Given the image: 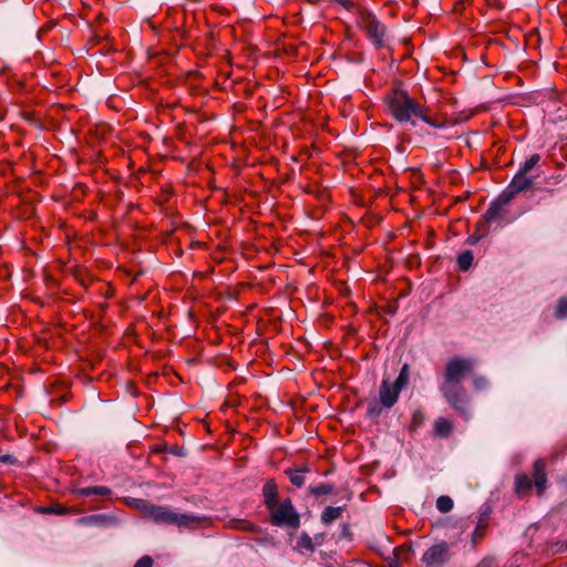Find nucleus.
I'll list each match as a JSON object with an SVG mask.
<instances>
[{
    "mask_svg": "<svg viewBox=\"0 0 567 567\" xmlns=\"http://www.w3.org/2000/svg\"><path fill=\"white\" fill-rule=\"evenodd\" d=\"M476 365L475 360L471 358H453L445 364L440 392L446 402L461 414H465L467 399L462 380Z\"/></svg>",
    "mask_w": 567,
    "mask_h": 567,
    "instance_id": "nucleus-1",
    "label": "nucleus"
},
{
    "mask_svg": "<svg viewBox=\"0 0 567 567\" xmlns=\"http://www.w3.org/2000/svg\"><path fill=\"white\" fill-rule=\"evenodd\" d=\"M145 518L151 519L156 524L174 525L188 529H196L210 525V518L207 516L179 514L167 506L155 505L153 503Z\"/></svg>",
    "mask_w": 567,
    "mask_h": 567,
    "instance_id": "nucleus-2",
    "label": "nucleus"
},
{
    "mask_svg": "<svg viewBox=\"0 0 567 567\" xmlns=\"http://www.w3.org/2000/svg\"><path fill=\"white\" fill-rule=\"evenodd\" d=\"M388 107L391 115L400 123L415 125L414 118L423 115V105L412 99L406 91L395 89L388 96Z\"/></svg>",
    "mask_w": 567,
    "mask_h": 567,
    "instance_id": "nucleus-3",
    "label": "nucleus"
},
{
    "mask_svg": "<svg viewBox=\"0 0 567 567\" xmlns=\"http://www.w3.org/2000/svg\"><path fill=\"white\" fill-rule=\"evenodd\" d=\"M267 511L272 526L293 530L300 527V515L289 497L272 504Z\"/></svg>",
    "mask_w": 567,
    "mask_h": 567,
    "instance_id": "nucleus-4",
    "label": "nucleus"
},
{
    "mask_svg": "<svg viewBox=\"0 0 567 567\" xmlns=\"http://www.w3.org/2000/svg\"><path fill=\"white\" fill-rule=\"evenodd\" d=\"M450 558V546L442 542L427 548L422 556V561L426 567H442Z\"/></svg>",
    "mask_w": 567,
    "mask_h": 567,
    "instance_id": "nucleus-5",
    "label": "nucleus"
},
{
    "mask_svg": "<svg viewBox=\"0 0 567 567\" xmlns=\"http://www.w3.org/2000/svg\"><path fill=\"white\" fill-rule=\"evenodd\" d=\"M363 28L367 37L377 48L384 45L385 25L373 16L369 14L363 19Z\"/></svg>",
    "mask_w": 567,
    "mask_h": 567,
    "instance_id": "nucleus-6",
    "label": "nucleus"
},
{
    "mask_svg": "<svg viewBox=\"0 0 567 567\" xmlns=\"http://www.w3.org/2000/svg\"><path fill=\"white\" fill-rule=\"evenodd\" d=\"M536 177L537 176H535L534 178L528 177L527 175L517 172L513 177L512 182L509 183V185L507 186V188L503 192V194L507 195L508 198L512 200L516 194L530 188Z\"/></svg>",
    "mask_w": 567,
    "mask_h": 567,
    "instance_id": "nucleus-7",
    "label": "nucleus"
},
{
    "mask_svg": "<svg viewBox=\"0 0 567 567\" xmlns=\"http://www.w3.org/2000/svg\"><path fill=\"white\" fill-rule=\"evenodd\" d=\"M400 391L394 388L389 381L383 380L379 390V399L381 406L385 409L392 408L399 399Z\"/></svg>",
    "mask_w": 567,
    "mask_h": 567,
    "instance_id": "nucleus-8",
    "label": "nucleus"
},
{
    "mask_svg": "<svg viewBox=\"0 0 567 567\" xmlns=\"http://www.w3.org/2000/svg\"><path fill=\"white\" fill-rule=\"evenodd\" d=\"M509 202L511 199L508 196L502 193L494 202L491 203L484 214V220L489 224L499 219L504 213L505 206L508 205Z\"/></svg>",
    "mask_w": 567,
    "mask_h": 567,
    "instance_id": "nucleus-9",
    "label": "nucleus"
},
{
    "mask_svg": "<svg viewBox=\"0 0 567 567\" xmlns=\"http://www.w3.org/2000/svg\"><path fill=\"white\" fill-rule=\"evenodd\" d=\"M547 476L545 472V462L537 460L534 463V484L538 495H542L546 488Z\"/></svg>",
    "mask_w": 567,
    "mask_h": 567,
    "instance_id": "nucleus-10",
    "label": "nucleus"
},
{
    "mask_svg": "<svg viewBox=\"0 0 567 567\" xmlns=\"http://www.w3.org/2000/svg\"><path fill=\"white\" fill-rule=\"evenodd\" d=\"M262 497L266 509L279 502L278 486L275 480H267L262 486Z\"/></svg>",
    "mask_w": 567,
    "mask_h": 567,
    "instance_id": "nucleus-11",
    "label": "nucleus"
},
{
    "mask_svg": "<svg viewBox=\"0 0 567 567\" xmlns=\"http://www.w3.org/2000/svg\"><path fill=\"white\" fill-rule=\"evenodd\" d=\"M82 525H97L109 526L116 523L115 517L105 514H93L79 518L78 520Z\"/></svg>",
    "mask_w": 567,
    "mask_h": 567,
    "instance_id": "nucleus-12",
    "label": "nucleus"
},
{
    "mask_svg": "<svg viewBox=\"0 0 567 567\" xmlns=\"http://www.w3.org/2000/svg\"><path fill=\"white\" fill-rule=\"evenodd\" d=\"M73 493L79 496H82V497H89V496H110L112 492L106 486H89V487L76 488L73 491Z\"/></svg>",
    "mask_w": 567,
    "mask_h": 567,
    "instance_id": "nucleus-13",
    "label": "nucleus"
},
{
    "mask_svg": "<svg viewBox=\"0 0 567 567\" xmlns=\"http://www.w3.org/2000/svg\"><path fill=\"white\" fill-rule=\"evenodd\" d=\"M344 511L343 506H328L323 509L321 513V522L324 525H330L334 520L341 517L342 513Z\"/></svg>",
    "mask_w": 567,
    "mask_h": 567,
    "instance_id": "nucleus-14",
    "label": "nucleus"
},
{
    "mask_svg": "<svg viewBox=\"0 0 567 567\" xmlns=\"http://www.w3.org/2000/svg\"><path fill=\"white\" fill-rule=\"evenodd\" d=\"M228 527L249 533H259L260 530V527L258 525L247 519H230L228 522Z\"/></svg>",
    "mask_w": 567,
    "mask_h": 567,
    "instance_id": "nucleus-15",
    "label": "nucleus"
},
{
    "mask_svg": "<svg viewBox=\"0 0 567 567\" xmlns=\"http://www.w3.org/2000/svg\"><path fill=\"white\" fill-rule=\"evenodd\" d=\"M308 472V468H289L286 470L285 473L289 477L292 485L297 487H301L305 484V473Z\"/></svg>",
    "mask_w": 567,
    "mask_h": 567,
    "instance_id": "nucleus-16",
    "label": "nucleus"
},
{
    "mask_svg": "<svg viewBox=\"0 0 567 567\" xmlns=\"http://www.w3.org/2000/svg\"><path fill=\"white\" fill-rule=\"evenodd\" d=\"M434 432L441 437L449 436L452 432V422L445 417H439L434 423Z\"/></svg>",
    "mask_w": 567,
    "mask_h": 567,
    "instance_id": "nucleus-17",
    "label": "nucleus"
},
{
    "mask_svg": "<svg viewBox=\"0 0 567 567\" xmlns=\"http://www.w3.org/2000/svg\"><path fill=\"white\" fill-rule=\"evenodd\" d=\"M410 378V368L409 364H403V367L400 370L399 375L396 377L395 381L391 383L394 388H396L400 392L403 388L406 386Z\"/></svg>",
    "mask_w": 567,
    "mask_h": 567,
    "instance_id": "nucleus-18",
    "label": "nucleus"
},
{
    "mask_svg": "<svg viewBox=\"0 0 567 567\" xmlns=\"http://www.w3.org/2000/svg\"><path fill=\"white\" fill-rule=\"evenodd\" d=\"M532 488V480L527 475H517L515 478V489L518 495H523Z\"/></svg>",
    "mask_w": 567,
    "mask_h": 567,
    "instance_id": "nucleus-19",
    "label": "nucleus"
},
{
    "mask_svg": "<svg viewBox=\"0 0 567 567\" xmlns=\"http://www.w3.org/2000/svg\"><path fill=\"white\" fill-rule=\"evenodd\" d=\"M296 548L299 551H313L315 545L312 538L307 533H302L297 540Z\"/></svg>",
    "mask_w": 567,
    "mask_h": 567,
    "instance_id": "nucleus-20",
    "label": "nucleus"
},
{
    "mask_svg": "<svg viewBox=\"0 0 567 567\" xmlns=\"http://www.w3.org/2000/svg\"><path fill=\"white\" fill-rule=\"evenodd\" d=\"M542 157L539 154H533L530 155L528 158H526V161L522 164L520 168H519V173L522 174H525L527 175L533 168H535L539 162H540Z\"/></svg>",
    "mask_w": 567,
    "mask_h": 567,
    "instance_id": "nucleus-21",
    "label": "nucleus"
},
{
    "mask_svg": "<svg viewBox=\"0 0 567 567\" xmlns=\"http://www.w3.org/2000/svg\"><path fill=\"white\" fill-rule=\"evenodd\" d=\"M474 256L471 250H465L461 252L457 257V265L458 268L463 271H466L470 269V267L473 264Z\"/></svg>",
    "mask_w": 567,
    "mask_h": 567,
    "instance_id": "nucleus-22",
    "label": "nucleus"
},
{
    "mask_svg": "<svg viewBox=\"0 0 567 567\" xmlns=\"http://www.w3.org/2000/svg\"><path fill=\"white\" fill-rule=\"evenodd\" d=\"M128 504L135 509H137L140 513H142L144 517L147 515L150 507L152 505L150 501L143 498H131Z\"/></svg>",
    "mask_w": 567,
    "mask_h": 567,
    "instance_id": "nucleus-23",
    "label": "nucleus"
},
{
    "mask_svg": "<svg viewBox=\"0 0 567 567\" xmlns=\"http://www.w3.org/2000/svg\"><path fill=\"white\" fill-rule=\"evenodd\" d=\"M309 492L313 496L329 495L333 492V485L329 483H320L316 486H310Z\"/></svg>",
    "mask_w": 567,
    "mask_h": 567,
    "instance_id": "nucleus-24",
    "label": "nucleus"
},
{
    "mask_svg": "<svg viewBox=\"0 0 567 567\" xmlns=\"http://www.w3.org/2000/svg\"><path fill=\"white\" fill-rule=\"evenodd\" d=\"M436 508L441 513H449L453 508V501L450 496H440L436 501Z\"/></svg>",
    "mask_w": 567,
    "mask_h": 567,
    "instance_id": "nucleus-25",
    "label": "nucleus"
},
{
    "mask_svg": "<svg viewBox=\"0 0 567 567\" xmlns=\"http://www.w3.org/2000/svg\"><path fill=\"white\" fill-rule=\"evenodd\" d=\"M487 525L483 522H480L475 528V530L472 534V543L475 546L477 543H480L486 533Z\"/></svg>",
    "mask_w": 567,
    "mask_h": 567,
    "instance_id": "nucleus-26",
    "label": "nucleus"
},
{
    "mask_svg": "<svg viewBox=\"0 0 567 567\" xmlns=\"http://www.w3.org/2000/svg\"><path fill=\"white\" fill-rule=\"evenodd\" d=\"M419 118L422 120L424 123H426L433 127H436V128H441L446 125L445 122H442V121H439V120H435V118L429 116L426 107H423V115H420Z\"/></svg>",
    "mask_w": 567,
    "mask_h": 567,
    "instance_id": "nucleus-27",
    "label": "nucleus"
},
{
    "mask_svg": "<svg viewBox=\"0 0 567 567\" xmlns=\"http://www.w3.org/2000/svg\"><path fill=\"white\" fill-rule=\"evenodd\" d=\"M424 422V414L421 410H415L413 412V415H412V419H411V423H410V429L412 431H415L417 430Z\"/></svg>",
    "mask_w": 567,
    "mask_h": 567,
    "instance_id": "nucleus-28",
    "label": "nucleus"
},
{
    "mask_svg": "<svg viewBox=\"0 0 567 567\" xmlns=\"http://www.w3.org/2000/svg\"><path fill=\"white\" fill-rule=\"evenodd\" d=\"M555 316L559 319L567 317V297H563L558 300V303H557V307L555 310Z\"/></svg>",
    "mask_w": 567,
    "mask_h": 567,
    "instance_id": "nucleus-29",
    "label": "nucleus"
},
{
    "mask_svg": "<svg viewBox=\"0 0 567 567\" xmlns=\"http://www.w3.org/2000/svg\"><path fill=\"white\" fill-rule=\"evenodd\" d=\"M473 385L477 391L485 390L488 386V380L483 375H476L473 380Z\"/></svg>",
    "mask_w": 567,
    "mask_h": 567,
    "instance_id": "nucleus-30",
    "label": "nucleus"
},
{
    "mask_svg": "<svg viewBox=\"0 0 567 567\" xmlns=\"http://www.w3.org/2000/svg\"><path fill=\"white\" fill-rule=\"evenodd\" d=\"M152 566H153V559L150 556H143L134 565V567H152Z\"/></svg>",
    "mask_w": 567,
    "mask_h": 567,
    "instance_id": "nucleus-31",
    "label": "nucleus"
},
{
    "mask_svg": "<svg viewBox=\"0 0 567 567\" xmlns=\"http://www.w3.org/2000/svg\"><path fill=\"white\" fill-rule=\"evenodd\" d=\"M381 413V408L378 404H370L368 408V414L370 416H377Z\"/></svg>",
    "mask_w": 567,
    "mask_h": 567,
    "instance_id": "nucleus-32",
    "label": "nucleus"
},
{
    "mask_svg": "<svg viewBox=\"0 0 567 567\" xmlns=\"http://www.w3.org/2000/svg\"><path fill=\"white\" fill-rule=\"evenodd\" d=\"M48 513H54V514H59V515H63L65 513H68V509L63 506H58L56 508L55 507H50L47 509Z\"/></svg>",
    "mask_w": 567,
    "mask_h": 567,
    "instance_id": "nucleus-33",
    "label": "nucleus"
},
{
    "mask_svg": "<svg viewBox=\"0 0 567 567\" xmlns=\"http://www.w3.org/2000/svg\"><path fill=\"white\" fill-rule=\"evenodd\" d=\"M10 458H11V456H10V455H4V456L2 457V461H3V462H8Z\"/></svg>",
    "mask_w": 567,
    "mask_h": 567,
    "instance_id": "nucleus-34",
    "label": "nucleus"
}]
</instances>
